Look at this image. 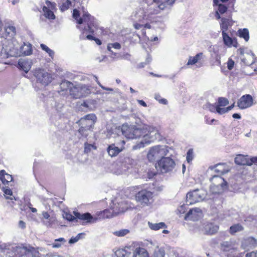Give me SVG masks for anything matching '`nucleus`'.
Returning <instances> with one entry per match:
<instances>
[{
    "label": "nucleus",
    "mask_w": 257,
    "mask_h": 257,
    "mask_svg": "<svg viewBox=\"0 0 257 257\" xmlns=\"http://www.w3.org/2000/svg\"><path fill=\"white\" fill-rule=\"evenodd\" d=\"M166 0H150L151 3L145 4L135 13V17L138 22H143L151 19V16L160 13L161 10L166 9Z\"/></svg>",
    "instance_id": "f257e3e1"
},
{
    "label": "nucleus",
    "mask_w": 257,
    "mask_h": 257,
    "mask_svg": "<svg viewBox=\"0 0 257 257\" xmlns=\"http://www.w3.org/2000/svg\"><path fill=\"white\" fill-rule=\"evenodd\" d=\"M73 17L75 20H77V23L79 24L85 23L87 25V27L83 29L84 33L86 32L93 33L94 29H96L97 27V24L94 18L87 13L84 12L82 17L78 19L79 17V12L77 9H74L73 13Z\"/></svg>",
    "instance_id": "f03ea898"
},
{
    "label": "nucleus",
    "mask_w": 257,
    "mask_h": 257,
    "mask_svg": "<svg viewBox=\"0 0 257 257\" xmlns=\"http://www.w3.org/2000/svg\"><path fill=\"white\" fill-rule=\"evenodd\" d=\"M21 46L15 40L5 41L3 42L0 55L3 59L9 57H17L20 55L19 49Z\"/></svg>",
    "instance_id": "7ed1b4c3"
},
{
    "label": "nucleus",
    "mask_w": 257,
    "mask_h": 257,
    "mask_svg": "<svg viewBox=\"0 0 257 257\" xmlns=\"http://www.w3.org/2000/svg\"><path fill=\"white\" fill-rule=\"evenodd\" d=\"M145 131L146 133L144 135V140L133 146L134 150H137L145 147V145H148L154 141L160 139V134L158 130L151 126H145Z\"/></svg>",
    "instance_id": "20e7f679"
},
{
    "label": "nucleus",
    "mask_w": 257,
    "mask_h": 257,
    "mask_svg": "<svg viewBox=\"0 0 257 257\" xmlns=\"http://www.w3.org/2000/svg\"><path fill=\"white\" fill-rule=\"evenodd\" d=\"M210 191L212 194L223 193L227 188V183L219 175H214L209 179Z\"/></svg>",
    "instance_id": "39448f33"
},
{
    "label": "nucleus",
    "mask_w": 257,
    "mask_h": 257,
    "mask_svg": "<svg viewBox=\"0 0 257 257\" xmlns=\"http://www.w3.org/2000/svg\"><path fill=\"white\" fill-rule=\"evenodd\" d=\"M169 153L166 146H156L149 150L147 158L150 162H153L164 158Z\"/></svg>",
    "instance_id": "423d86ee"
},
{
    "label": "nucleus",
    "mask_w": 257,
    "mask_h": 257,
    "mask_svg": "<svg viewBox=\"0 0 257 257\" xmlns=\"http://www.w3.org/2000/svg\"><path fill=\"white\" fill-rule=\"evenodd\" d=\"M176 166L173 159L170 157H164L158 161L156 167H158L162 173H166L173 171Z\"/></svg>",
    "instance_id": "0eeeda50"
},
{
    "label": "nucleus",
    "mask_w": 257,
    "mask_h": 257,
    "mask_svg": "<svg viewBox=\"0 0 257 257\" xmlns=\"http://www.w3.org/2000/svg\"><path fill=\"white\" fill-rule=\"evenodd\" d=\"M125 126H123L122 132L126 138L130 139H134L142 137V140H144V135L146 133V131H145V126L142 128L132 126L127 128L126 130H125Z\"/></svg>",
    "instance_id": "6e6552de"
},
{
    "label": "nucleus",
    "mask_w": 257,
    "mask_h": 257,
    "mask_svg": "<svg viewBox=\"0 0 257 257\" xmlns=\"http://www.w3.org/2000/svg\"><path fill=\"white\" fill-rule=\"evenodd\" d=\"M90 93V87L82 84H78L74 86L71 90V95L76 99L85 97Z\"/></svg>",
    "instance_id": "1a4fd4ad"
},
{
    "label": "nucleus",
    "mask_w": 257,
    "mask_h": 257,
    "mask_svg": "<svg viewBox=\"0 0 257 257\" xmlns=\"http://www.w3.org/2000/svg\"><path fill=\"white\" fill-rule=\"evenodd\" d=\"M153 193L146 189L138 192L135 195L136 200L143 206H148L152 202Z\"/></svg>",
    "instance_id": "9d476101"
},
{
    "label": "nucleus",
    "mask_w": 257,
    "mask_h": 257,
    "mask_svg": "<svg viewBox=\"0 0 257 257\" xmlns=\"http://www.w3.org/2000/svg\"><path fill=\"white\" fill-rule=\"evenodd\" d=\"M206 192L203 190L196 189L188 192L186 195V202L193 204L204 199Z\"/></svg>",
    "instance_id": "9b49d317"
},
{
    "label": "nucleus",
    "mask_w": 257,
    "mask_h": 257,
    "mask_svg": "<svg viewBox=\"0 0 257 257\" xmlns=\"http://www.w3.org/2000/svg\"><path fill=\"white\" fill-rule=\"evenodd\" d=\"M34 75L38 82L45 86L47 85L52 80L51 74L43 69L38 68L35 70Z\"/></svg>",
    "instance_id": "f8f14e48"
},
{
    "label": "nucleus",
    "mask_w": 257,
    "mask_h": 257,
    "mask_svg": "<svg viewBox=\"0 0 257 257\" xmlns=\"http://www.w3.org/2000/svg\"><path fill=\"white\" fill-rule=\"evenodd\" d=\"M131 206L128 204V202L123 200H118L116 202L113 203V205L111 206V209L112 210V213L113 216L117 215L119 213H123L127 210Z\"/></svg>",
    "instance_id": "ddd939ff"
},
{
    "label": "nucleus",
    "mask_w": 257,
    "mask_h": 257,
    "mask_svg": "<svg viewBox=\"0 0 257 257\" xmlns=\"http://www.w3.org/2000/svg\"><path fill=\"white\" fill-rule=\"evenodd\" d=\"M219 229L217 225L213 223L206 221L203 222L199 226V230L203 234L212 235L216 233Z\"/></svg>",
    "instance_id": "4468645a"
},
{
    "label": "nucleus",
    "mask_w": 257,
    "mask_h": 257,
    "mask_svg": "<svg viewBox=\"0 0 257 257\" xmlns=\"http://www.w3.org/2000/svg\"><path fill=\"white\" fill-rule=\"evenodd\" d=\"M253 99L250 94L242 95L237 101V105L241 109H246L253 105Z\"/></svg>",
    "instance_id": "2eb2a0df"
},
{
    "label": "nucleus",
    "mask_w": 257,
    "mask_h": 257,
    "mask_svg": "<svg viewBox=\"0 0 257 257\" xmlns=\"http://www.w3.org/2000/svg\"><path fill=\"white\" fill-rule=\"evenodd\" d=\"M18 247V245L10 243L0 242V250L6 253L9 256H14Z\"/></svg>",
    "instance_id": "dca6fc26"
},
{
    "label": "nucleus",
    "mask_w": 257,
    "mask_h": 257,
    "mask_svg": "<svg viewBox=\"0 0 257 257\" xmlns=\"http://www.w3.org/2000/svg\"><path fill=\"white\" fill-rule=\"evenodd\" d=\"M202 216V210L199 208H194L189 210L185 215L184 219L186 220L196 221Z\"/></svg>",
    "instance_id": "f3484780"
},
{
    "label": "nucleus",
    "mask_w": 257,
    "mask_h": 257,
    "mask_svg": "<svg viewBox=\"0 0 257 257\" xmlns=\"http://www.w3.org/2000/svg\"><path fill=\"white\" fill-rule=\"evenodd\" d=\"M16 34V28L13 26H8L5 27V31L2 34L0 33L1 37L4 38L5 41L14 40V37Z\"/></svg>",
    "instance_id": "a211bd4d"
},
{
    "label": "nucleus",
    "mask_w": 257,
    "mask_h": 257,
    "mask_svg": "<svg viewBox=\"0 0 257 257\" xmlns=\"http://www.w3.org/2000/svg\"><path fill=\"white\" fill-rule=\"evenodd\" d=\"M17 257H34L32 249H28L22 245H18L16 255Z\"/></svg>",
    "instance_id": "6ab92c4d"
},
{
    "label": "nucleus",
    "mask_w": 257,
    "mask_h": 257,
    "mask_svg": "<svg viewBox=\"0 0 257 257\" xmlns=\"http://www.w3.org/2000/svg\"><path fill=\"white\" fill-rule=\"evenodd\" d=\"M17 257H34L32 249H28L22 245H18L16 255Z\"/></svg>",
    "instance_id": "aec40b11"
},
{
    "label": "nucleus",
    "mask_w": 257,
    "mask_h": 257,
    "mask_svg": "<svg viewBox=\"0 0 257 257\" xmlns=\"http://www.w3.org/2000/svg\"><path fill=\"white\" fill-rule=\"evenodd\" d=\"M17 257H34L32 249H28L22 245H18L16 255Z\"/></svg>",
    "instance_id": "412c9836"
},
{
    "label": "nucleus",
    "mask_w": 257,
    "mask_h": 257,
    "mask_svg": "<svg viewBox=\"0 0 257 257\" xmlns=\"http://www.w3.org/2000/svg\"><path fill=\"white\" fill-rule=\"evenodd\" d=\"M76 218L85 221L86 223H93L96 222L97 218L94 217L89 213L80 214L79 212H74Z\"/></svg>",
    "instance_id": "4be33fe9"
},
{
    "label": "nucleus",
    "mask_w": 257,
    "mask_h": 257,
    "mask_svg": "<svg viewBox=\"0 0 257 257\" xmlns=\"http://www.w3.org/2000/svg\"><path fill=\"white\" fill-rule=\"evenodd\" d=\"M257 245V240L253 237H248L241 241V246L244 249H248L255 247Z\"/></svg>",
    "instance_id": "5701e85b"
},
{
    "label": "nucleus",
    "mask_w": 257,
    "mask_h": 257,
    "mask_svg": "<svg viewBox=\"0 0 257 257\" xmlns=\"http://www.w3.org/2000/svg\"><path fill=\"white\" fill-rule=\"evenodd\" d=\"M32 65V61L29 59H20L18 62V66L20 69L23 70L26 73L31 68Z\"/></svg>",
    "instance_id": "b1692460"
},
{
    "label": "nucleus",
    "mask_w": 257,
    "mask_h": 257,
    "mask_svg": "<svg viewBox=\"0 0 257 257\" xmlns=\"http://www.w3.org/2000/svg\"><path fill=\"white\" fill-rule=\"evenodd\" d=\"M123 149V147L118 148L114 144L109 145L107 148L108 154L111 157L116 156Z\"/></svg>",
    "instance_id": "393cba45"
},
{
    "label": "nucleus",
    "mask_w": 257,
    "mask_h": 257,
    "mask_svg": "<svg viewBox=\"0 0 257 257\" xmlns=\"http://www.w3.org/2000/svg\"><path fill=\"white\" fill-rule=\"evenodd\" d=\"M96 116L94 114H89L81 118L80 121L82 125L86 124L91 127L93 125Z\"/></svg>",
    "instance_id": "a878e982"
},
{
    "label": "nucleus",
    "mask_w": 257,
    "mask_h": 257,
    "mask_svg": "<svg viewBox=\"0 0 257 257\" xmlns=\"http://www.w3.org/2000/svg\"><path fill=\"white\" fill-rule=\"evenodd\" d=\"M223 41L224 45L228 47H237V42L235 39L228 36L226 33H222Z\"/></svg>",
    "instance_id": "bb28decb"
},
{
    "label": "nucleus",
    "mask_w": 257,
    "mask_h": 257,
    "mask_svg": "<svg viewBox=\"0 0 257 257\" xmlns=\"http://www.w3.org/2000/svg\"><path fill=\"white\" fill-rule=\"evenodd\" d=\"M209 169L213 170L216 173L221 174H224L228 172V169L226 168V165L225 164H218L214 166L209 167Z\"/></svg>",
    "instance_id": "cd10ccee"
},
{
    "label": "nucleus",
    "mask_w": 257,
    "mask_h": 257,
    "mask_svg": "<svg viewBox=\"0 0 257 257\" xmlns=\"http://www.w3.org/2000/svg\"><path fill=\"white\" fill-rule=\"evenodd\" d=\"M234 162L235 164L239 165L249 166V158H248L247 156H245L239 154L235 157Z\"/></svg>",
    "instance_id": "c85d7f7f"
},
{
    "label": "nucleus",
    "mask_w": 257,
    "mask_h": 257,
    "mask_svg": "<svg viewBox=\"0 0 257 257\" xmlns=\"http://www.w3.org/2000/svg\"><path fill=\"white\" fill-rule=\"evenodd\" d=\"M133 257H149V253L145 248L139 247L134 250Z\"/></svg>",
    "instance_id": "c756f323"
},
{
    "label": "nucleus",
    "mask_w": 257,
    "mask_h": 257,
    "mask_svg": "<svg viewBox=\"0 0 257 257\" xmlns=\"http://www.w3.org/2000/svg\"><path fill=\"white\" fill-rule=\"evenodd\" d=\"M0 180L5 185L8 184L13 181L12 176L7 173L4 170L0 171Z\"/></svg>",
    "instance_id": "7c9ffc66"
},
{
    "label": "nucleus",
    "mask_w": 257,
    "mask_h": 257,
    "mask_svg": "<svg viewBox=\"0 0 257 257\" xmlns=\"http://www.w3.org/2000/svg\"><path fill=\"white\" fill-rule=\"evenodd\" d=\"M220 25L222 33H226V31L228 30V27L232 25V22L229 19L222 18Z\"/></svg>",
    "instance_id": "2f4dec72"
},
{
    "label": "nucleus",
    "mask_w": 257,
    "mask_h": 257,
    "mask_svg": "<svg viewBox=\"0 0 257 257\" xmlns=\"http://www.w3.org/2000/svg\"><path fill=\"white\" fill-rule=\"evenodd\" d=\"M222 249L225 251H228L230 253H232L235 251V248L233 244L229 241H224L221 244Z\"/></svg>",
    "instance_id": "473e14b6"
},
{
    "label": "nucleus",
    "mask_w": 257,
    "mask_h": 257,
    "mask_svg": "<svg viewBox=\"0 0 257 257\" xmlns=\"http://www.w3.org/2000/svg\"><path fill=\"white\" fill-rule=\"evenodd\" d=\"M73 84L70 81L64 80L60 84V87L62 91L69 90L71 95V90L74 87Z\"/></svg>",
    "instance_id": "72a5a7b5"
},
{
    "label": "nucleus",
    "mask_w": 257,
    "mask_h": 257,
    "mask_svg": "<svg viewBox=\"0 0 257 257\" xmlns=\"http://www.w3.org/2000/svg\"><path fill=\"white\" fill-rule=\"evenodd\" d=\"M238 36L244 39L245 42H248L249 39V31L246 28L239 29L237 31Z\"/></svg>",
    "instance_id": "f704fd0d"
},
{
    "label": "nucleus",
    "mask_w": 257,
    "mask_h": 257,
    "mask_svg": "<svg viewBox=\"0 0 257 257\" xmlns=\"http://www.w3.org/2000/svg\"><path fill=\"white\" fill-rule=\"evenodd\" d=\"M203 55V53L201 52L197 54L195 56H190L187 65H192L196 64L199 60L202 59Z\"/></svg>",
    "instance_id": "c9c22d12"
},
{
    "label": "nucleus",
    "mask_w": 257,
    "mask_h": 257,
    "mask_svg": "<svg viewBox=\"0 0 257 257\" xmlns=\"http://www.w3.org/2000/svg\"><path fill=\"white\" fill-rule=\"evenodd\" d=\"M149 227L154 230H158L161 228H166V225L164 222H160L158 223H153L150 222L148 223Z\"/></svg>",
    "instance_id": "e433bc0d"
},
{
    "label": "nucleus",
    "mask_w": 257,
    "mask_h": 257,
    "mask_svg": "<svg viewBox=\"0 0 257 257\" xmlns=\"http://www.w3.org/2000/svg\"><path fill=\"white\" fill-rule=\"evenodd\" d=\"M243 229V226L239 224H234L230 227L229 232L231 234H234L235 233L241 231Z\"/></svg>",
    "instance_id": "4c0bfd02"
},
{
    "label": "nucleus",
    "mask_w": 257,
    "mask_h": 257,
    "mask_svg": "<svg viewBox=\"0 0 257 257\" xmlns=\"http://www.w3.org/2000/svg\"><path fill=\"white\" fill-rule=\"evenodd\" d=\"M133 160L130 158L129 157H125L124 158L123 160L121 161L122 166H124V168L122 169L123 171H125L126 170H127L129 168V166L131 165V164L133 163Z\"/></svg>",
    "instance_id": "58836bf2"
},
{
    "label": "nucleus",
    "mask_w": 257,
    "mask_h": 257,
    "mask_svg": "<svg viewBox=\"0 0 257 257\" xmlns=\"http://www.w3.org/2000/svg\"><path fill=\"white\" fill-rule=\"evenodd\" d=\"M43 11L44 13V16L46 18L51 20L55 19V16L54 13L50 10L47 7L44 6Z\"/></svg>",
    "instance_id": "ea45409f"
},
{
    "label": "nucleus",
    "mask_w": 257,
    "mask_h": 257,
    "mask_svg": "<svg viewBox=\"0 0 257 257\" xmlns=\"http://www.w3.org/2000/svg\"><path fill=\"white\" fill-rule=\"evenodd\" d=\"M116 257H128L130 253L124 249H118L115 251Z\"/></svg>",
    "instance_id": "a19ab883"
},
{
    "label": "nucleus",
    "mask_w": 257,
    "mask_h": 257,
    "mask_svg": "<svg viewBox=\"0 0 257 257\" xmlns=\"http://www.w3.org/2000/svg\"><path fill=\"white\" fill-rule=\"evenodd\" d=\"M214 5L218 6V12L220 14L224 13L227 10V7L221 4H219V0H213Z\"/></svg>",
    "instance_id": "79ce46f5"
},
{
    "label": "nucleus",
    "mask_w": 257,
    "mask_h": 257,
    "mask_svg": "<svg viewBox=\"0 0 257 257\" xmlns=\"http://www.w3.org/2000/svg\"><path fill=\"white\" fill-rule=\"evenodd\" d=\"M130 230L127 229H122L113 232V234L118 237H123L130 233Z\"/></svg>",
    "instance_id": "37998d69"
},
{
    "label": "nucleus",
    "mask_w": 257,
    "mask_h": 257,
    "mask_svg": "<svg viewBox=\"0 0 257 257\" xmlns=\"http://www.w3.org/2000/svg\"><path fill=\"white\" fill-rule=\"evenodd\" d=\"M85 235V234L83 232L78 233L76 236L71 237L69 240V243L70 244L74 243L79 239L84 237Z\"/></svg>",
    "instance_id": "c03bdc74"
},
{
    "label": "nucleus",
    "mask_w": 257,
    "mask_h": 257,
    "mask_svg": "<svg viewBox=\"0 0 257 257\" xmlns=\"http://www.w3.org/2000/svg\"><path fill=\"white\" fill-rule=\"evenodd\" d=\"M65 242V239L63 237L56 239L55 240V242L52 244V247L53 248H59L61 247V245L64 244Z\"/></svg>",
    "instance_id": "a18cd8bd"
},
{
    "label": "nucleus",
    "mask_w": 257,
    "mask_h": 257,
    "mask_svg": "<svg viewBox=\"0 0 257 257\" xmlns=\"http://www.w3.org/2000/svg\"><path fill=\"white\" fill-rule=\"evenodd\" d=\"M40 47L43 50L46 51L49 54L50 57L51 58L53 57L54 55V52L53 50L43 44H41Z\"/></svg>",
    "instance_id": "49530a36"
},
{
    "label": "nucleus",
    "mask_w": 257,
    "mask_h": 257,
    "mask_svg": "<svg viewBox=\"0 0 257 257\" xmlns=\"http://www.w3.org/2000/svg\"><path fill=\"white\" fill-rule=\"evenodd\" d=\"M237 215L236 212L235 210L231 209L225 211L224 214V218L231 217L232 218H235V216Z\"/></svg>",
    "instance_id": "de8ad7c7"
},
{
    "label": "nucleus",
    "mask_w": 257,
    "mask_h": 257,
    "mask_svg": "<svg viewBox=\"0 0 257 257\" xmlns=\"http://www.w3.org/2000/svg\"><path fill=\"white\" fill-rule=\"evenodd\" d=\"M2 190H3L4 195H5L7 199L11 200L13 199V198L11 197V196L13 195V192L11 189L6 187H3Z\"/></svg>",
    "instance_id": "09e8293b"
},
{
    "label": "nucleus",
    "mask_w": 257,
    "mask_h": 257,
    "mask_svg": "<svg viewBox=\"0 0 257 257\" xmlns=\"http://www.w3.org/2000/svg\"><path fill=\"white\" fill-rule=\"evenodd\" d=\"M229 103V101L227 99L224 97H219L218 98L217 105L219 106H225Z\"/></svg>",
    "instance_id": "8fccbe9b"
},
{
    "label": "nucleus",
    "mask_w": 257,
    "mask_h": 257,
    "mask_svg": "<svg viewBox=\"0 0 257 257\" xmlns=\"http://www.w3.org/2000/svg\"><path fill=\"white\" fill-rule=\"evenodd\" d=\"M194 158L193 151L192 149H189L187 153L186 160L188 163H190Z\"/></svg>",
    "instance_id": "3c124183"
},
{
    "label": "nucleus",
    "mask_w": 257,
    "mask_h": 257,
    "mask_svg": "<svg viewBox=\"0 0 257 257\" xmlns=\"http://www.w3.org/2000/svg\"><path fill=\"white\" fill-rule=\"evenodd\" d=\"M111 48H113L115 49H120L121 48V46L119 43L117 42L112 44H109L107 45V49L109 51L112 52L111 50Z\"/></svg>",
    "instance_id": "603ef678"
},
{
    "label": "nucleus",
    "mask_w": 257,
    "mask_h": 257,
    "mask_svg": "<svg viewBox=\"0 0 257 257\" xmlns=\"http://www.w3.org/2000/svg\"><path fill=\"white\" fill-rule=\"evenodd\" d=\"M54 221L55 219L53 217H52L48 219V220H43V223L46 226L51 227L54 224Z\"/></svg>",
    "instance_id": "864d4df0"
},
{
    "label": "nucleus",
    "mask_w": 257,
    "mask_h": 257,
    "mask_svg": "<svg viewBox=\"0 0 257 257\" xmlns=\"http://www.w3.org/2000/svg\"><path fill=\"white\" fill-rule=\"evenodd\" d=\"M86 125L82 126L80 127V128L79 129V132L82 135H85V136H86L87 134L85 133V132L86 131L89 130L91 128V127L88 125Z\"/></svg>",
    "instance_id": "5fc2aeb1"
},
{
    "label": "nucleus",
    "mask_w": 257,
    "mask_h": 257,
    "mask_svg": "<svg viewBox=\"0 0 257 257\" xmlns=\"http://www.w3.org/2000/svg\"><path fill=\"white\" fill-rule=\"evenodd\" d=\"M92 149H93L94 150L96 149V146H95L93 145L89 144L87 143L85 144V148H84V152L85 153H88Z\"/></svg>",
    "instance_id": "6e6d98bb"
},
{
    "label": "nucleus",
    "mask_w": 257,
    "mask_h": 257,
    "mask_svg": "<svg viewBox=\"0 0 257 257\" xmlns=\"http://www.w3.org/2000/svg\"><path fill=\"white\" fill-rule=\"evenodd\" d=\"M217 107V104H212L210 103H207L206 105V107L208 108L209 109V110L212 112H216Z\"/></svg>",
    "instance_id": "4d7b16f0"
},
{
    "label": "nucleus",
    "mask_w": 257,
    "mask_h": 257,
    "mask_svg": "<svg viewBox=\"0 0 257 257\" xmlns=\"http://www.w3.org/2000/svg\"><path fill=\"white\" fill-rule=\"evenodd\" d=\"M227 255L229 257H244L243 253L236 252V249H235V251L232 253H227Z\"/></svg>",
    "instance_id": "13d9d810"
},
{
    "label": "nucleus",
    "mask_w": 257,
    "mask_h": 257,
    "mask_svg": "<svg viewBox=\"0 0 257 257\" xmlns=\"http://www.w3.org/2000/svg\"><path fill=\"white\" fill-rule=\"evenodd\" d=\"M64 218L69 221H73L76 220V218L72 215L69 213H66L64 215Z\"/></svg>",
    "instance_id": "bf43d9fd"
},
{
    "label": "nucleus",
    "mask_w": 257,
    "mask_h": 257,
    "mask_svg": "<svg viewBox=\"0 0 257 257\" xmlns=\"http://www.w3.org/2000/svg\"><path fill=\"white\" fill-rule=\"evenodd\" d=\"M219 105H217L216 112L219 114H223L227 112L226 108L220 107Z\"/></svg>",
    "instance_id": "052dcab7"
},
{
    "label": "nucleus",
    "mask_w": 257,
    "mask_h": 257,
    "mask_svg": "<svg viewBox=\"0 0 257 257\" xmlns=\"http://www.w3.org/2000/svg\"><path fill=\"white\" fill-rule=\"evenodd\" d=\"M234 62L231 59H229L227 62V68L229 70H231L234 66Z\"/></svg>",
    "instance_id": "680f3d73"
},
{
    "label": "nucleus",
    "mask_w": 257,
    "mask_h": 257,
    "mask_svg": "<svg viewBox=\"0 0 257 257\" xmlns=\"http://www.w3.org/2000/svg\"><path fill=\"white\" fill-rule=\"evenodd\" d=\"M135 20H136V19H135ZM136 21L137 22L138 21ZM133 26L136 30H139V29H141L142 27H143V25L139 24L137 22H134L133 24Z\"/></svg>",
    "instance_id": "e2e57ef3"
},
{
    "label": "nucleus",
    "mask_w": 257,
    "mask_h": 257,
    "mask_svg": "<svg viewBox=\"0 0 257 257\" xmlns=\"http://www.w3.org/2000/svg\"><path fill=\"white\" fill-rule=\"evenodd\" d=\"M245 257H257V251H251L247 253L245 255Z\"/></svg>",
    "instance_id": "0e129e2a"
},
{
    "label": "nucleus",
    "mask_w": 257,
    "mask_h": 257,
    "mask_svg": "<svg viewBox=\"0 0 257 257\" xmlns=\"http://www.w3.org/2000/svg\"><path fill=\"white\" fill-rule=\"evenodd\" d=\"M249 166H251L253 164H257V157H252L249 159Z\"/></svg>",
    "instance_id": "69168bd1"
},
{
    "label": "nucleus",
    "mask_w": 257,
    "mask_h": 257,
    "mask_svg": "<svg viewBox=\"0 0 257 257\" xmlns=\"http://www.w3.org/2000/svg\"><path fill=\"white\" fill-rule=\"evenodd\" d=\"M176 1V0H166L163 4H166V8L167 6H172Z\"/></svg>",
    "instance_id": "338daca9"
},
{
    "label": "nucleus",
    "mask_w": 257,
    "mask_h": 257,
    "mask_svg": "<svg viewBox=\"0 0 257 257\" xmlns=\"http://www.w3.org/2000/svg\"><path fill=\"white\" fill-rule=\"evenodd\" d=\"M42 215L43 218L45 219L46 220H48V219L51 218L49 213L46 211H44L42 212Z\"/></svg>",
    "instance_id": "774afa93"
}]
</instances>
